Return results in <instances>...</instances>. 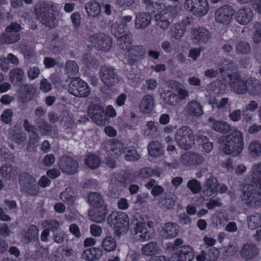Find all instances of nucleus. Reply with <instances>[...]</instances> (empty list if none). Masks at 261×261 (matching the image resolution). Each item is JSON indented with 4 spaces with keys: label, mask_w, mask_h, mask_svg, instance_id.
<instances>
[{
    "label": "nucleus",
    "mask_w": 261,
    "mask_h": 261,
    "mask_svg": "<svg viewBox=\"0 0 261 261\" xmlns=\"http://www.w3.org/2000/svg\"><path fill=\"white\" fill-rule=\"evenodd\" d=\"M22 28L17 22H12L0 36V44H11L17 42L20 38L19 32Z\"/></svg>",
    "instance_id": "423d86ee"
},
{
    "label": "nucleus",
    "mask_w": 261,
    "mask_h": 261,
    "mask_svg": "<svg viewBox=\"0 0 261 261\" xmlns=\"http://www.w3.org/2000/svg\"><path fill=\"white\" fill-rule=\"evenodd\" d=\"M61 170L68 175H72L77 172L79 163L70 156H63L58 163Z\"/></svg>",
    "instance_id": "4468645a"
},
{
    "label": "nucleus",
    "mask_w": 261,
    "mask_h": 261,
    "mask_svg": "<svg viewBox=\"0 0 261 261\" xmlns=\"http://www.w3.org/2000/svg\"><path fill=\"white\" fill-rule=\"evenodd\" d=\"M208 121L212 128L216 132L222 134L228 133L231 129L230 124L225 121L217 120L210 117Z\"/></svg>",
    "instance_id": "5701e85b"
},
{
    "label": "nucleus",
    "mask_w": 261,
    "mask_h": 261,
    "mask_svg": "<svg viewBox=\"0 0 261 261\" xmlns=\"http://www.w3.org/2000/svg\"><path fill=\"white\" fill-rule=\"evenodd\" d=\"M85 10L88 17H96L101 12V7L99 3L93 1L87 3L85 5Z\"/></svg>",
    "instance_id": "72a5a7b5"
},
{
    "label": "nucleus",
    "mask_w": 261,
    "mask_h": 261,
    "mask_svg": "<svg viewBox=\"0 0 261 261\" xmlns=\"http://www.w3.org/2000/svg\"><path fill=\"white\" fill-rule=\"evenodd\" d=\"M18 168L9 163L3 165L0 168V174L3 178L7 180H14L18 174Z\"/></svg>",
    "instance_id": "4be33fe9"
},
{
    "label": "nucleus",
    "mask_w": 261,
    "mask_h": 261,
    "mask_svg": "<svg viewBox=\"0 0 261 261\" xmlns=\"http://www.w3.org/2000/svg\"><path fill=\"white\" fill-rule=\"evenodd\" d=\"M236 51L237 54L248 55L251 53V46L245 41H241L236 44Z\"/></svg>",
    "instance_id": "864d4df0"
},
{
    "label": "nucleus",
    "mask_w": 261,
    "mask_h": 261,
    "mask_svg": "<svg viewBox=\"0 0 261 261\" xmlns=\"http://www.w3.org/2000/svg\"><path fill=\"white\" fill-rule=\"evenodd\" d=\"M176 83L175 88L177 92V96L179 98V101L186 100L189 96V92L186 89L183 84L175 82Z\"/></svg>",
    "instance_id": "49530a36"
},
{
    "label": "nucleus",
    "mask_w": 261,
    "mask_h": 261,
    "mask_svg": "<svg viewBox=\"0 0 261 261\" xmlns=\"http://www.w3.org/2000/svg\"><path fill=\"white\" fill-rule=\"evenodd\" d=\"M36 126L42 135H48L52 131V126L45 120L38 119L36 121Z\"/></svg>",
    "instance_id": "c03bdc74"
},
{
    "label": "nucleus",
    "mask_w": 261,
    "mask_h": 261,
    "mask_svg": "<svg viewBox=\"0 0 261 261\" xmlns=\"http://www.w3.org/2000/svg\"><path fill=\"white\" fill-rule=\"evenodd\" d=\"M107 214V208H100L90 215V219L96 223H100L105 220Z\"/></svg>",
    "instance_id": "8fccbe9b"
},
{
    "label": "nucleus",
    "mask_w": 261,
    "mask_h": 261,
    "mask_svg": "<svg viewBox=\"0 0 261 261\" xmlns=\"http://www.w3.org/2000/svg\"><path fill=\"white\" fill-rule=\"evenodd\" d=\"M194 257V251L189 245L180 247L177 261H191Z\"/></svg>",
    "instance_id": "473e14b6"
},
{
    "label": "nucleus",
    "mask_w": 261,
    "mask_h": 261,
    "mask_svg": "<svg viewBox=\"0 0 261 261\" xmlns=\"http://www.w3.org/2000/svg\"><path fill=\"white\" fill-rule=\"evenodd\" d=\"M79 67L76 62L73 60H68L65 65V70L69 76H73L79 71Z\"/></svg>",
    "instance_id": "3c124183"
},
{
    "label": "nucleus",
    "mask_w": 261,
    "mask_h": 261,
    "mask_svg": "<svg viewBox=\"0 0 261 261\" xmlns=\"http://www.w3.org/2000/svg\"><path fill=\"white\" fill-rule=\"evenodd\" d=\"M88 113L91 119L98 125L103 126L109 122L103 107L99 104L90 105L88 109Z\"/></svg>",
    "instance_id": "1a4fd4ad"
},
{
    "label": "nucleus",
    "mask_w": 261,
    "mask_h": 261,
    "mask_svg": "<svg viewBox=\"0 0 261 261\" xmlns=\"http://www.w3.org/2000/svg\"><path fill=\"white\" fill-rule=\"evenodd\" d=\"M259 252L257 246L253 244H245L240 251L241 257L246 260L255 258Z\"/></svg>",
    "instance_id": "b1692460"
},
{
    "label": "nucleus",
    "mask_w": 261,
    "mask_h": 261,
    "mask_svg": "<svg viewBox=\"0 0 261 261\" xmlns=\"http://www.w3.org/2000/svg\"><path fill=\"white\" fill-rule=\"evenodd\" d=\"M179 162L186 166H192V152H187L183 154L179 158Z\"/></svg>",
    "instance_id": "0e129e2a"
},
{
    "label": "nucleus",
    "mask_w": 261,
    "mask_h": 261,
    "mask_svg": "<svg viewBox=\"0 0 261 261\" xmlns=\"http://www.w3.org/2000/svg\"><path fill=\"white\" fill-rule=\"evenodd\" d=\"M161 98L167 105L176 106L179 103V98L177 94L170 90H164L160 94Z\"/></svg>",
    "instance_id": "bb28decb"
},
{
    "label": "nucleus",
    "mask_w": 261,
    "mask_h": 261,
    "mask_svg": "<svg viewBox=\"0 0 261 261\" xmlns=\"http://www.w3.org/2000/svg\"><path fill=\"white\" fill-rule=\"evenodd\" d=\"M185 32L179 23H176L170 29V36L171 38L177 40L183 37Z\"/></svg>",
    "instance_id": "603ef678"
},
{
    "label": "nucleus",
    "mask_w": 261,
    "mask_h": 261,
    "mask_svg": "<svg viewBox=\"0 0 261 261\" xmlns=\"http://www.w3.org/2000/svg\"><path fill=\"white\" fill-rule=\"evenodd\" d=\"M195 7L193 15L196 16H203L208 11L209 6L207 0H198Z\"/></svg>",
    "instance_id": "4c0bfd02"
},
{
    "label": "nucleus",
    "mask_w": 261,
    "mask_h": 261,
    "mask_svg": "<svg viewBox=\"0 0 261 261\" xmlns=\"http://www.w3.org/2000/svg\"><path fill=\"white\" fill-rule=\"evenodd\" d=\"M9 78L14 85L20 86L25 79L24 71L20 68L12 69L9 72Z\"/></svg>",
    "instance_id": "2f4dec72"
},
{
    "label": "nucleus",
    "mask_w": 261,
    "mask_h": 261,
    "mask_svg": "<svg viewBox=\"0 0 261 261\" xmlns=\"http://www.w3.org/2000/svg\"><path fill=\"white\" fill-rule=\"evenodd\" d=\"M159 246L155 242H149L141 248L142 253L145 256H151L158 253Z\"/></svg>",
    "instance_id": "79ce46f5"
},
{
    "label": "nucleus",
    "mask_w": 261,
    "mask_h": 261,
    "mask_svg": "<svg viewBox=\"0 0 261 261\" xmlns=\"http://www.w3.org/2000/svg\"><path fill=\"white\" fill-rule=\"evenodd\" d=\"M183 113L188 118L194 119L201 116L203 113L201 105L196 100L189 102L184 109Z\"/></svg>",
    "instance_id": "dca6fc26"
},
{
    "label": "nucleus",
    "mask_w": 261,
    "mask_h": 261,
    "mask_svg": "<svg viewBox=\"0 0 261 261\" xmlns=\"http://www.w3.org/2000/svg\"><path fill=\"white\" fill-rule=\"evenodd\" d=\"M228 75L230 90L237 94H244L246 77L238 73Z\"/></svg>",
    "instance_id": "f8f14e48"
},
{
    "label": "nucleus",
    "mask_w": 261,
    "mask_h": 261,
    "mask_svg": "<svg viewBox=\"0 0 261 261\" xmlns=\"http://www.w3.org/2000/svg\"><path fill=\"white\" fill-rule=\"evenodd\" d=\"M51 45L59 51L65 48V43L63 39H59L58 35H55L51 41Z\"/></svg>",
    "instance_id": "338daca9"
},
{
    "label": "nucleus",
    "mask_w": 261,
    "mask_h": 261,
    "mask_svg": "<svg viewBox=\"0 0 261 261\" xmlns=\"http://www.w3.org/2000/svg\"><path fill=\"white\" fill-rule=\"evenodd\" d=\"M68 92L77 97H86L91 93L88 84L79 77L71 80L69 85Z\"/></svg>",
    "instance_id": "0eeeda50"
},
{
    "label": "nucleus",
    "mask_w": 261,
    "mask_h": 261,
    "mask_svg": "<svg viewBox=\"0 0 261 261\" xmlns=\"http://www.w3.org/2000/svg\"><path fill=\"white\" fill-rule=\"evenodd\" d=\"M249 154L253 158H256L261 154V144L258 140L252 141L248 148Z\"/></svg>",
    "instance_id": "09e8293b"
},
{
    "label": "nucleus",
    "mask_w": 261,
    "mask_h": 261,
    "mask_svg": "<svg viewBox=\"0 0 261 261\" xmlns=\"http://www.w3.org/2000/svg\"><path fill=\"white\" fill-rule=\"evenodd\" d=\"M127 27H125L124 24L121 23L119 24H114L112 25L111 32L112 34L115 38L123 36L125 34H129L126 32Z\"/></svg>",
    "instance_id": "4d7b16f0"
},
{
    "label": "nucleus",
    "mask_w": 261,
    "mask_h": 261,
    "mask_svg": "<svg viewBox=\"0 0 261 261\" xmlns=\"http://www.w3.org/2000/svg\"><path fill=\"white\" fill-rule=\"evenodd\" d=\"M252 182L261 187V162L255 163L251 168Z\"/></svg>",
    "instance_id": "a19ab883"
},
{
    "label": "nucleus",
    "mask_w": 261,
    "mask_h": 261,
    "mask_svg": "<svg viewBox=\"0 0 261 261\" xmlns=\"http://www.w3.org/2000/svg\"><path fill=\"white\" fill-rule=\"evenodd\" d=\"M86 163L90 168L95 169L98 167L99 160L95 155H90L86 159Z\"/></svg>",
    "instance_id": "e2e57ef3"
},
{
    "label": "nucleus",
    "mask_w": 261,
    "mask_h": 261,
    "mask_svg": "<svg viewBox=\"0 0 261 261\" xmlns=\"http://www.w3.org/2000/svg\"><path fill=\"white\" fill-rule=\"evenodd\" d=\"M147 226L144 223L136 222L131 228V230L134 234H138L140 238L144 241H147L151 238V234L148 230Z\"/></svg>",
    "instance_id": "412c9836"
},
{
    "label": "nucleus",
    "mask_w": 261,
    "mask_h": 261,
    "mask_svg": "<svg viewBox=\"0 0 261 261\" xmlns=\"http://www.w3.org/2000/svg\"><path fill=\"white\" fill-rule=\"evenodd\" d=\"M194 139L193 130L186 125L178 128L175 136V140L178 145L185 150H189L191 148L194 144Z\"/></svg>",
    "instance_id": "20e7f679"
},
{
    "label": "nucleus",
    "mask_w": 261,
    "mask_h": 261,
    "mask_svg": "<svg viewBox=\"0 0 261 261\" xmlns=\"http://www.w3.org/2000/svg\"><path fill=\"white\" fill-rule=\"evenodd\" d=\"M258 196V194L256 191H244L242 196V200L248 206L252 207L256 204V198Z\"/></svg>",
    "instance_id": "c9c22d12"
},
{
    "label": "nucleus",
    "mask_w": 261,
    "mask_h": 261,
    "mask_svg": "<svg viewBox=\"0 0 261 261\" xmlns=\"http://www.w3.org/2000/svg\"><path fill=\"white\" fill-rule=\"evenodd\" d=\"M253 11L248 7H244L240 9L234 14L236 21L241 25L248 24L252 19Z\"/></svg>",
    "instance_id": "6ab92c4d"
},
{
    "label": "nucleus",
    "mask_w": 261,
    "mask_h": 261,
    "mask_svg": "<svg viewBox=\"0 0 261 261\" xmlns=\"http://www.w3.org/2000/svg\"><path fill=\"white\" fill-rule=\"evenodd\" d=\"M89 41L97 50L107 51L111 47L112 42L110 37L104 34H95L89 38Z\"/></svg>",
    "instance_id": "ddd939ff"
},
{
    "label": "nucleus",
    "mask_w": 261,
    "mask_h": 261,
    "mask_svg": "<svg viewBox=\"0 0 261 261\" xmlns=\"http://www.w3.org/2000/svg\"><path fill=\"white\" fill-rule=\"evenodd\" d=\"M151 21V15L147 12L139 13L136 15L135 25L137 29H145Z\"/></svg>",
    "instance_id": "a878e982"
},
{
    "label": "nucleus",
    "mask_w": 261,
    "mask_h": 261,
    "mask_svg": "<svg viewBox=\"0 0 261 261\" xmlns=\"http://www.w3.org/2000/svg\"><path fill=\"white\" fill-rule=\"evenodd\" d=\"M178 232L176 224L168 222L165 224L161 231V235L165 239H171L175 237Z\"/></svg>",
    "instance_id": "c85d7f7f"
},
{
    "label": "nucleus",
    "mask_w": 261,
    "mask_h": 261,
    "mask_svg": "<svg viewBox=\"0 0 261 261\" xmlns=\"http://www.w3.org/2000/svg\"><path fill=\"white\" fill-rule=\"evenodd\" d=\"M234 67L235 65L232 62L225 60L218 66V70L219 73L224 75V74H227V71L234 70Z\"/></svg>",
    "instance_id": "13d9d810"
},
{
    "label": "nucleus",
    "mask_w": 261,
    "mask_h": 261,
    "mask_svg": "<svg viewBox=\"0 0 261 261\" xmlns=\"http://www.w3.org/2000/svg\"><path fill=\"white\" fill-rule=\"evenodd\" d=\"M124 143L116 139H111L103 147L111 155L119 156L123 153Z\"/></svg>",
    "instance_id": "aec40b11"
},
{
    "label": "nucleus",
    "mask_w": 261,
    "mask_h": 261,
    "mask_svg": "<svg viewBox=\"0 0 261 261\" xmlns=\"http://www.w3.org/2000/svg\"><path fill=\"white\" fill-rule=\"evenodd\" d=\"M40 73V71L38 66L30 67L28 70L27 75L30 80L37 79Z\"/></svg>",
    "instance_id": "774afa93"
},
{
    "label": "nucleus",
    "mask_w": 261,
    "mask_h": 261,
    "mask_svg": "<svg viewBox=\"0 0 261 261\" xmlns=\"http://www.w3.org/2000/svg\"><path fill=\"white\" fill-rule=\"evenodd\" d=\"M247 93L252 96L261 94V84L258 79L252 76L246 77L244 94Z\"/></svg>",
    "instance_id": "a211bd4d"
},
{
    "label": "nucleus",
    "mask_w": 261,
    "mask_h": 261,
    "mask_svg": "<svg viewBox=\"0 0 261 261\" xmlns=\"http://www.w3.org/2000/svg\"><path fill=\"white\" fill-rule=\"evenodd\" d=\"M82 62L88 68H96L98 65V61L90 53L83 55Z\"/></svg>",
    "instance_id": "de8ad7c7"
},
{
    "label": "nucleus",
    "mask_w": 261,
    "mask_h": 261,
    "mask_svg": "<svg viewBox=\"0 0 261 261\" xmlns=\"http://www.w3.org/2000/svg\"><path fill=\"white\" fill-rule=\"evenodd\" d=\"M247 223L248 228L251 230L261 227V214L255 213L248 216Z\"/></svg>",
    "instance_id": "58836bf2"
},
{
    "label": "nucleus",
    "mask_w": 261,
    "mask_h": 261,
    "mask_svg": "<svg viewBox=\"0 0 261 261\" xmlns=\"http://www.w3.org/2000/svg\"><path fill=\"white\" fill-rule=\"evenodd\" d=\"M177 201V197L171 194L166 195L161 202L163 206L168 210L173 209Z\"/></svg>",
    "instance_id": "6e6d98bb"
},
{
    "label": "nucleus",
    "mask_w": 261,
    "mask_h": 261,
    "mask_svg": "<svg viewBox=\"0 0 261 261\" xmlns=\"http://www.w3.org/2000/svg\"><path fill=\"white\" fill-rule=\"evenodd\" d=\"M35 11L37 18L43 25L49 28L56 25L55 7L53 4L40 2L35 5Z\"/></svg>",
    "instance_id": "f03ea898"
},
{
    "label": "nucleus",
    "mask_w": 261,
    "mask_h": 261,
    "mask_svg": "<svg viewBox=\"0 0 261 261\" xmlns=\"http://www.w3.org/2000/svg\"><path fill=\"white\" fill-rule=\"evenodd\" d=\"M187 187L193 194L198 193L201 189L200 183L195 179L190 180L187 183Z\"/></svg>",
    "instance_id": "680f3d73"
},
{
    "label": "nucleus",
    "mask_w": 261,
    "mask_h": 261,
    "mask_svg": "<svg viewBox=\"0 0 261 261\" xmlns=\"http://www.w3.org/2000/svg\"><path fill=\"white\" fill-rule=\"evenodd\" d=\"M234 14V11L232 6L227 5H223L216 11L215 20L217 23L227 25L232 20Z\"/></svg>",
    "instance_id": "9b49d317"
},
{
    "label": "nucleus",
    "mask_w": 261,
    "mask_h": 261,
    "mask_svg": "<svg viewBox=\"0 0 261 261\" xmlns=\"http://www.w3.org/2000/svg\"><path fill=\"white\" fill-rule=\"evenodd\" d=\"M156 26L163 31L168 30L173 22L172 16L168 11H161L154 15Z\"/></svg>",
    "instance_id": "f3484780"
},
{
    "label": "nucleus",
    "mask_w": 261,
    "mask_h": 261,
    "mask_svg": "<svg viewBox=\"0 0 261 261\" xmlns=\"http://www.w3.org/2000/svg\"><path fill=\"white\" fill-rule=\"evenodd\" d=\"M243 146L242 133L237 129H234L230 134L223 139L220 147L225 154L237 156L242 151Z\"/></svg>",
    "instance_id": "f257e3e1"
},
{
    "label": "nucleus",
    "mask_w": 261,
    "mask_h": 261,
    "mask_svg": "<svg viewBox=\"0 0 261 261\" xmlns=\"http://www.w3.org/2000/svg\"><path fill=\"white\" fill-rule=\"evenodd\" d=\"M99 74L101 81L107 87L113 86L119 81L115 69L112 67L102 66L99 70Z\"/></svg>",
    "instance_id": "9d476101"
},
{
    "label": "nucleus",
    "mask_w": 261,
    "mask_h": 261,
    "mask_svg": "<svg viewBox=\"0 0 261 261\" xmlns=\"http://www.w3.org/2000/svg\"><path fill=\"white\" fill-rule=\"evenodd\" d=\"M102 250L98 248L92 247L85 250L82 256L87 261H92L98 259L102 255Z\"/></svg>",
    "instance_id": "f704fd0d"
},
{
    "label": "nucleus",
    "mask_w": 261,
    "mask_h": 261,
    "mask_svg": "<svg viewBox=\"0 0 261 261\" xmlns=\"http://www.w3.org/2000/svg\"><path fill=\"white\" fill-rule=\"evenodd\" d=\"M149 154L155 158L162 156L164 154V148L162 144L158 141H152L148 146Z\"/></svg>",
    "instance_id": "c756f323"
},
{
    "label": "nucleus",
    "mask_w": 261,
    "mask_h": 261,
    "mask_svg": "<svg viewBox=\"0 0 261 261\" xmlns=\"http://www.w3.org/2000/svg\"><path fill=\"white\" fill-rule=\"evenodd\" d=\"M102 246L105 250L112 251L114 250L116 248V241L112 237L107 236L103 239Z\"/></svg>",
    "instance_id": "5fc2aeb1"
},
{
    "label": "nucleus",
    "mask_w": 261,
    "mask_h": 261,
    "mask_svg": "<svg viewBox=\"0 0 261 261\" xmlns=\"http://www.w3.org/2000/svg\"><path fill=\"white\" fill-rule=\"evenodd\" d=\"M211 38V33L204 28L196 27L191 29V39L194 45H204L210 41Z\"/></svg>",
    "instance_id": "6e6552de"
},
{
    "label": "nucleus",
    "mask_w": 261,
    "mask_h": 261,
    "mask_svg": "<svg viewBox=\"0 0 261 261\" xmlns=\"http://www.w3.org/2000/svg\"><path fill=\"white\" fill-rule=\"evenodd\" d=\"M254 32L252 39L254 43L257 44L261 42V22H256L254 25Z\"/></svg>",
    "instance_id": "69168bd1"
},
{
    "label": "nucleus",
    "mask_w": 261,
    "mask_h": 261,
    "mask_svg": "<svg viewBox=\"0 0 261 261\" xmlns=\"http://www.w3.org/2000/svg\"><path fill=\"white\" fill-rule=\"evenodd\" d=\"M89 203L96 209L107 208V206L101 195L97 192H92L88 195Z\"/></svg>",
    "instance_id": "cd10ccee"
},
{
    "label": "nucleus",
    "mask_w": 261,
    "mask_h": 261,
    "mask_svg": "<svg viewBox=\"0 0 261 261\" xmlns=\"http://www.w3.org/2000/svg\"><path fill=\"white\" fill-rule=\"evenodd\" d=\"M145 53V48L142 45L132 46L125 54V60L128 64L134 65L138 61L144 58Z\"/></svg>",
    "instance_id": "2eb2a0df"
},
{
    "label": "nucleus",
    "mask_w": 261,
    "mask_h": 261,
    "mask_svg": "<svg viewBox=\"0 0 261 261\" xmlns=\"http://www.w3.org/2000/svg\"><path fill=\"white\" fill-rule=\"evenodd\" d=\"M157 131V127L154 122L150 121L147 122L146 125V128L144 130V135L149 138H153L154 133Z\"/></svg>",
    "instance_id": "bf43d9fd"
},
{
    "label": "nucleus",
    "mask_w": 261,
    "mask_h": 261,
    "mask_svg": "<svg viewBox=\"0 0 261 261\" xmlns=\"http://www.w3.org/2000/svg\"><path fill=\"white\" fill-rule=\"evenodd\" d=\"M154 107V100L153 96L150 94L145 95L142 99L140 108L144 113H149Z\"/></svg>",
    "instance_id": "7c9ffc66"
},
{
    "label": "nucleus",
    "mask_w": 261,
    "mask_h": 261,
    "mask_svg": "<svg viewBox=\"0 0 261 261\" xmlns=\"http://www.w3.org/2000/svg\"><path fill=\"white\" fill-rule=\"evenodd\" d=\"M19 181L21 191L30 196L37 195L39 192L37 182L32 175L24 172L20 174Z\"/></svg>",
    "instance_id": "39448f33"
},
{
    "label": "nucleus",
    "mask_w": 261,
    "mask_h": 261,
    "mask_svg": "<svg viewBox=\"0 0 261 261\" xmlns=\"http://www.w3.org/2000/svg\"><path fill=\"white\" fill-rule=\"evenodd\" d=\"M39 229L36 226L31 225L23 236L25 243L34 241L38 237Z\"/></svg>",
    "instance_id": "37998d69"
},
{
    "label": "nucleus",
    "mask_w": 261,
    "mask_h": 261,
    "mask_svg": "<svg viewBox=\"0 0 261 261\" xmlns=\"http://www.w3.org/2000/svg\"><path fill=\"white\" fill-rule=\"evenodd\" d=\"M219 183L217 179L214 177H210L206 179L203 186V193L207 196L210 197L218 191V187Z\"/></svg>",
    "instance_id": "393cba45"
},
{
    "label": "nucleus",
    "mask_w": 261,
    "mask_h": 261,
    "mask_svg": "<svg viewBox=\"0 0 261 261\" xmlns=\"http://www.w3.org/2000/svg\"><path fill=\"white\" fill-rule=\"evenodd\" d=\"M60 198L63 202L69 205H72L76 199L73 190L71 188H67L61 193Z\"/></svg>",
    "instance_id": "e433bc0d"
},
{
    "label": "nucleus",
    "mask_w": 261,
    "mask_h": 261,
    "mask_svg": "<svg viewBox=\"0 0 261 261\" xmlns=\"http://www.w3.org/2000/svg\"><path fill=\"white\" fill-rule=\"evenodd\" d=\"M124 158L128 161H134L139 160V155L133 146H128L125 147L123 150Z\"/></svg>",
    "instance_id": "a18cd8bd"
},
{
    "label": "nucleus",
    "mask_w": 261,
    "mask_h": 261,
    "mask_svg": "<svg viewBox=\"0 0 261 261\" xmlns=\"http://www.w3.org/2000/svg\"><path fill=\"white\" fill-rule=\"evenodd\" d=\"M42 225L44 228L49 229V231H55L59 229L60 223L56 220L49 219L44 221Z\"/></svg>",
    "instance_id": "052dcab7"
},
{
    "label": "nucleus",
    "mask_w": 261,
    "mask_h": 261,
    "mask_svg": "<svg viewBox=\"0 0 261 261\" xmlns=\"http://www.w3.org/2000/svg\"><path fill=\"white\" fill-rule=\"evenodd\" d=\"M132 36L130 33L116 38L118 47L122 50H128L131 46Z\"/></svg>",
    "instance_id": "ea45409f"
},
{
    "label": "nucleus",
    "mask_w": 261,
    "mask_h": 261,
    "mask_svg": "<svg viewBox=\"0 0 261 261\" xmlns=\"http://www.w3.org/2000/svg\"><path fill=\"white\" fill-rule=\"evenodd\" d=\"M109 223L114 227L117 236L125 233L128 228V217L122 212H114L108 218Z\"/></svg>",
    "instance_id": "7ed1b4c3"
}]
</instances>
